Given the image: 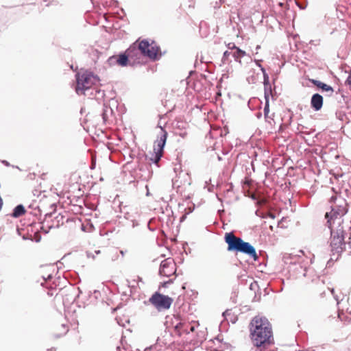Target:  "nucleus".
<instances>
[{
  "label": "nucleus",
  "mask_w": 351,
  "mask_h": 351,
  "mask_svg": "<svg viewBox=\"0 0 351 351\" xmlns=\"http://www.w3.org/2000/svg\"><path fill=\"white\" fill-rule=\"evenodd\" d=\"M113 59H115L117 64H118V65H120L121 66H127L128 62H131L130 60L129 56H128L127 53H125V52L124 53L120 54L117 56H112L110 58V60H113Z\"/></svg>",
  "instance_id": "obj_13"
},
{
  "label": "nucleus",
  "mask_w": 351,
  "mask_h": 351,
  "mask_svg": "<svg viewBox=\"0 0 351 351\" xmlns=\"http://www.w3.org/2000/svg\"><path fill=\"white\" fill-rule=\"evenodd\" d=\"M126 53L130 58L132 64H139L141 62V58L143 56L141 50L138 49V45L136 42L127 49Z\"/></svg>",
  "instance_id": "obj_10"
},
{
  "label": "nucleus",
  "mask_w": 351,
  "mask_h": 351,
  "mask_svg": "<svg viewBox=\"0 0 351 351\" xmlns=\"http://www.w3.org/2000/svg\"><path fill=\"white\" fill-rule=\"evenodd\" d=\"M195 330V328H194L193 326L191 327V332H193Z\"/></svg>",
  "instance_id": "obj_23"
},
{
  "label": "nucleus",
  "mask_w": 351,
  "mask_h": 351,
  "mask_svg": "<svg viewBox=\"0 0 351 351\" xmlns=\"http://www.w3.org/2000/svg\"><path fill=\"white\" fill-rule=\"evenodd\" d=\"M99 82L97 75L88 71H82L76 74V93L84 94V91L93 87Z\"/></svg>",
  "instance_id": "obj_4"
},
{
  "label": "nucleus",
  "mask_w": 351,
  "mask_h": 351,
  "mask_svg": "<svg viewBox=\"0 0 351 351\" xmlns=\"http://www.w3.org/2000/svg\"><path fill=\"white\" fill-rule=\"evenodd\" d=\"M25 212L26 210L25 207L23 206V205L19 204L14 208V211L12 213V217H20L21 216L25 215Z\"/></svg>",
  "instance_id": "obj_14"
},
{
  "label": "nucleus",
  "mask_w": 351,
  "mask_h": 351,
  "mask_svg": "<svg viewBox=\"0 0 351 351\" xmlns=\"http://www.w3.org/2000/svg\"><path fill=\"white\" fill-rule=\"evenodd\" d=\"M157 139L154 143V151L150 154L149 161L158 165L164 154V147L166 143L168 133L162 127H159Z\"/></svg>",
  "instance_id": "obj_6"
},
{
  "label": "nucleus",
  "mask_w": 351,
  "mask_h": 351,
  "mask_svg": "<svg viewBox=\"0 0 351 351\" xmlns=\"http://www.w3.org/2000/svg\"><path fill=\"white\" fill-rule=\"evenodd\" d=\"M3 204V203L2 202V199H1V197H0V210H1V207H2V204Z\"/></svg>",
  "instance_id": "obj_21"
},
{
  "label": "nucleus",
  "mask_w": 351,
  "mask_h": 351,
  "mask_svg": "<svg viewBox=\"0 0 351 351\" xmlns=\"http://www.w3.org/2000/svg\"><path fill=\"white\" fill-rule=\"evenodd\" d=\"M248 329L253 346L261 349L274 344L272 326L265 317L254 316L248 324Z\"/></svg>",
  "instance_id": "obj_1"
},
{
  "label": "nucleus",
  "mask_w": 351,
  "mask_h": 351,
  "mask_svg": "<svg viewBox=\"0 0 351 351\" xmlns=\"http://www.w3.org/2000/svg\"><path fill=\"white\" fill-rule=\"evenodd\" d=\"M346 84L351 86V69H350V71L349 75L348 76V78H347V80H346Z\"/></svg>",
  "instance_id": "obj_18"
},
{
  "label": "nucleus",
  "mask_w": 351,
  "mask_h": 351,
  "mask_svg": "<svg viewBox=\"0 0 351 351\" xmlns=\"http://www.w3.org/2000/svg\"><path fill=\"white\" fill-rule=\"evenodd\" d=\"M138 49L143 53L144 57H148L151 60H156L160 56V48L154 41L149 42L147 39L137 40Z\"/></svg>",
  "instance_id": "obj_7"
},
{
  "label": "nucleus",
  "mask_w": 351,
  "mask_h": 351,
  "mask_svg": "<svg viewBox=\"0 0 351 351\" xmlns=\"http://www.w3.org/2000/svg\"><path fill=\"white\" fill-rule=\"evenodd\" d=\"M176 271V264L171 260L165 259L162 261L160 268H159V274L161 276L170 277L175 274Z\"/></svg>",
  "instance_id": "obj_9"
},
{
  "label": "nucleus",
  "mask_w": 351,
  "mask_h": 351,
  "mask_svg": "<svg viewBox=\"0 0 351 351\" xmlns=\"http://www.w3.org/2000/svg\"><path fill=\"white\" fill-rule=\"evenodd\" d=\"M337 316H339V318L341 319V314L340 313H339V315H337Z\"/></svg>",
  "instance_id": "obj_24"
},
{
  "label": "nucleus",
  "mask_w": 351,
  "mask_h": 351,
  "mask_svg": "<svg viewBox=\"0 0 351 351\" xmlns=\"http://www.w3.org/2000/svg\"><path fill=\"white\" fill-rule=\"evenodd\" d=\"M265 108H264V112H265V117H267V114L269 113V93L265 92Z\"/></svg>",
  "instance_id": "obj_16"
},
{
  "label": "nucleus",
  "mask_w": 351,
  "mask_h": 351,
  "mask_svg": "<svg viewBox=\"0 0 351 351\" xmlns=\"http://www.w3.org/2000/svg\"><path fill=\"white\" fill-rule=\"evenodd\" d=\"M323 105V97L319 93H315L311 98V106L315 111H319Z\"/></svg>",
  "instance_id": "obj_11"
},
{
  "label": "nucleus",
  "mask_w": 351,
  "mask_h": 351,
  "mask_svg": "<svg viewBox=\"0 0 351 351\" xmlns=\"http://www.w3.org/2000/svg\"><path fill=\"white\" fill-rule=\"evenodd\" d=\"M224 239L228 245V251L243 253L251 257L254 261L258 260V255L254 247L248 242L235 236L233 232L226 233Z\"/></svg>",
  "instance_id": "obj_2"
},
{
  "label": "nucleus",
  "mask_w": 351,
  "mask_h": 351,
  "mask_svg": "<svg viewBox=\"0 0 351 351\" xmlns=\"http://www.w3.org/2000/svg\"><path fill=\"white\" fill-rule=\"evenodd\" d=\"M173 301L172 298L157 291L153 293L149 299V303L158 311L169 309Z\"/></svg>",
  "instance_id": "obj_8"
},
{
  "label": "nucleus",
  "mask_w": 351,
  "mask_h": 351,
  "mask_svg": "<svg viewBox=\"0 0 351 351\" xmlns=\"http://www.w3.org/2000/svg\"><path fill=\"white\" fill-rule=\"evenodd\" d=\"M229 54H230V53H229L228 51H226L224 52V53H223V56H224V57H227Z\"/></svg>",
  "instance_id": "obj_19"
},
{
  "label": "nucleus",
  "mask_w": 351,
  "mask_h": 351,
  "mask_svg": "<svg viewBox=\"0 0 351 351\" xmlns=\"http://www.w3.org/2000/svg\"><path fill=\"white\" fill-rule=\"evenodd\" d=\"M232 48L236 49V51H234L233 53V56L234 57V58H236L237 60L240 59L241 57H243L245 56V51H241L240 49H239L238 47H237L235 46H233Z\"/></svg>",
  "instance_id": "obj_15"
},
{
  "label": "nucleus",
  "mask_w": 351,
  "mask_h": 351,
  "mask_svg": "<svg viewBox=\"0 0 351 351\" xmlns=\"http://www.w3.org/2000/svg\"><path fill=\"white\" fill-rule=\"evenodd\" d=\"M182 326V324H179L178 325L176 326V328L178 329Z\"/></svg>",
  "instance_id": "obj_22"
},
{
  "label": "nucleus",
  "mask_w": 351,
  "mask_h": 351,
  "mask_svg": "<svg viewBox=\"0 0 351 351\" xmlns=\"http://www.w3.org/2000/svg\"><path fill=\"white\" fill-rule=\"evenodd\" d=\"M56 349L54 347H52V348L48 349V351H56Z\"/></svg>",
  "instance_id": "obj_20"
},
{
  "label": "nucleus",
  "mask_w": 351,
  "mask_h": 351,
  "mask_svg": "<svg viewBox=\"0 0 351 351\" xmlns=\"http://www.w3.org/2000/svg\"><path fill=\"white\" fill-rule=\"evenodd\" d=\"M330 204V212H327L326 218L327 219V223L328 228H331L332 225L335 224L336 219H339L340 217L345 215L348 212V204L346 200L344 199L341 195H335L329 199Z\"/></svg>",
  "instance_id": "obj_3"
},
{
  "label": "nucleus",
  "mask_w": 351,
  "mask_h": 351,
  "mask_svg": "<svg viewBox=\"0 0 351 351\" xmlns=\"http://www.w3.org/2000/svg\"><path fill=\"white\" fill-rule=\"evenodd\" d=\"M165 285H166V282L163 284V286H164V287H165Z\"/></svg>",
  "instance_id": "obj_25"
},
{
  "label": "nucleus",
  "mask_w": 351,
  "mask_h": 351,
  "mask_svg": "<svg viewBox=\"0 0 351 351\" xmlns=\"http://www.w3.org/2000/svg\"><path fill=\"white\" fill-rule=\"evenodd\" d=\"M330 230V247L333 254L339 256L343 251L345 247L344 231L343 226L339 223L337 228H334L333 225Z\"/></svg>",
  "instance_id": "obj_5"
},
{
  "label": "nucleus",
  "mask_w": 351,
  "mask_h": 351,
  "mask_svg": "<svg viewBox=\"0 0 351 351\" xmlns=\"http://www.w3.org/2000/svg\"><path fill=\"white\" fill-rule=\"evenodd\" d=\"M317 88H320L323 91H326L328 93L329 96H332L334 93V89L332 86L323 83L321 81L315 80H310Z\"/></svg>",
  "instance_id": "obj_12"
},
{
  "label": "nucleus",
  "mask_w": 351,
  "mask_h": 351,
  "mask_svg": "<svg viewBox=\"0 0 351 351\" xmlns=\"http://www.w3.org/2000/svg\"><path fill=\"white\" fill-rule=\"evenodd\" d=\"M41 277L43 279H44L45 281H47V280L51 278V274H45L43 271Z\"/></svg>",
  "instance_id": "obj_17"
}]
</instances>
